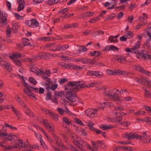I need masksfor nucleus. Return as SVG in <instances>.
<instances>
[{
  "mask_svg": "<svg viewBox=\"0 0 151 151\" xmlns=\"http://www.w3.org/2000/svg\"><path fill=\"white\" fill-rule=\"evenodd\" d=\"M93 83H90L88 85L85 84L81 81H69L68 82L66 85L65 86V89L68 90L70 89V86L72 87V90L75 92H77L80 89L83 88L85 87H93L94 86Z\"/></svg>",
  "mask_w": 151,
  "mask_h": 151,
  "instance_id": "obj_1",
  "label": "nucleus"
},
{
  "mask_svg": "<svg viewBox=\"0 0 151 151\" xmlns=\"http://www.w3.org/2000/svg\"><path fill=\"white\" fill-rule=\"evenodd\" d=\"M113 90H110L108 91H105L104 93L111 101L115 102L116 104L120 103L121 101L119 99L118 94L116 92H113Z\"/></svg>",
  "mask_w": 151,
  "mask_h": 151,
  "instance_id": "obj_2",
  "label": "nucleus"
},
{
  "mask_svg": "<svg viewBox=\"0 0 151 151\" xmlns=\"http://www.w3.org/2000/svg\"><path fill=\"white\" fill-rule=\"evenodd\" d=\"M29 145H27L25 143H23V141L22 139H19L18 140V142H16L15 146L11 147L9 146L7 147H5L4 149V150H12L14 148H21L23 147H25L24 150L25 151H29L30 149L28 148L29 147Z\"/></svg>",
  "mask_w": 151,
  "mask_h": 151,
  "instance_id": "obj_3",
  "label": "nucleus"
},
{
  "mask_svg": "<svg viewBox=\"0 0 151 151\" xmlns=\"http://www.w3.org/2000/svg\"><path fill=\"white\" fill-rule=\"evenodd\" d=\"M107 74L108 75H116L118 74L122 75H129V73L119 69H115L114 70L107 69L106 70Z\"/></svg>",
  "mask_w": 151,
  "mask_h": 151,
  "instance_id": "obj_4",
  "label": "nucleus"
},
{
  "mask_svg": "<svg viewBox=\"0 0 151 151\" xmlns=\"http://www.w3.org/2000/svg\"><path fill=\"white\" fill-rule=\"evenodd\" d=\"M137 54V58L139 59L143 58L144 59H151V55L147 54L146 52L144 50H142L140 52H138Z\"/></svg>",
  "mask_w": 151,
  "mask_h": 151,
  "instance_id": "obj_5",
  "label": "nucleus"
},
{
  "mask_svg": "<svg viewBox=\"0 0 151 151\" xmlns=\"http://www.w3.org/2000/svg\"><path fill=\"white\" fill-rule=\"evenodd\" d=\"M75 61L76 62H81L83 64H85L89 63L91 64L94 63V62L91 59L86 58L80 57L78 58L75 59Z\"/></svg>",
  "mask_w": 151,
  "mask_h": 151,
  "instance_id": "obj_6",
  "label": "nucleus"
},
{
  "mask_svg": "<svg viewBox=\"0 0 151 151\" xmlns=\"http://www.w3.org/2000/svg\"><path fill=\"white\" fill-rule=\"evenodd\" d=\"M69 47V46L68 45H58L56 46L55 49H50L51 51L55 52L58 51H60L62 50H65Z\"/></svg>",
  "mask_w": 151,
  "mask_h": 151,
  "instance_id": "obj_7",
  "label": "nucleus"
},
{
  "mask_svg": "<svg viewBox=\"0 0 151 151\" xmlns=\"http://www.w3.org/2000/svg\"><path fill=\"white\" fill-rule=\"evenodd\" d=\"M98 109H88L86 111V114L88 116L91 118H94L96 116V114L97 110Z\"/></svg>",
  "mask_w": 151,
  "mask_h": 151,
  "instance_id": "obj_8",
  "label": "nucleus"
},
{
  "mask_svg": "<svg viewBox=\"0 0 151 151\" xmlns=\"http://www.w3.org/2000/svg\"><path fill=\"white\" fill-rule=\"evenodd\" d=\"M43 123L49 131L52 132L54 130V126L51 122L46 120H44L43 121Z\"/></svg>",
  "mask_w": 151,
  "mask_h": 151,
  "instance_id": "obj_9",
  "label": "nucleus"
},
{
  "mask_svg": "<svg viewBox=\"0 0 151 151\" xmlns=\"http://www.w3.org/2000/svg\"><path fill=\"white\" fill-rule=\"evenodd\" d=\"M39 24L38 22L35 19H32L31 20H29L26 22V25L32 27H38L39 26Z\"/></svg>",
  "mask_w": 151,
  "mask_h": 151,
  "instance_id": "obj_10",
  "label": "nucleus"
},
{
  "mask_svg": "<svg viewBox=\"0 0 151 151\" xmlns=\"http://www.w3.org/2000/svg\"><path fill=\"white\" fill-rule=\"evenodd\" d=\"M30 71L38 75H42L43 73L44 70L42 68L39 69L37 68H30Z\"/></svg>",
  "mask_w": 151,
  "mask_h": 151,
  "instance_id": "obj_11",
  "label": "nucleus"
},
{
  "mask_svg": "<svg viewBox=\"0 0 151 151\" xmlns=\"http://www.w3.org/2000/svg\"><path fill=\"white\" fill-rule=\"evenodd\" d=\"M125 137L128 140H131L132 139L137 138V134L135 133H133L132 132H130L129 133L126 134Z\"/></svg>",
  "mask_w": 151,
  "mask_h": 151,
  "instance_id": "obj_12",
  "label": "nucleus"
},
{
  "mask_svg": "<svg viewBox=\"0 0 151 151\" xmlns=\"http://www.w3.org/2000/svg\"><path fill=\"white\" fill-rule=\"evenodd\" d=\"M87 75L88 76H103L102 73L100 74L97 71L88 70L87 72Z\"/></svg>",
  "mask_w": 151,
  "mask_h": 151,
  "instance_id": "obj_13",
  "label": "nucleus"
},
{
  "mask_svg": "<svg viewBox=\"0 0 151 151\" xmlns=\"http://www.w3.org/2000/svg\"><path fill=\"white\" fill-rule=\"evenodd\" d=\"M135 68L137 70L139 71L141 73L144 74H145L148 76H150L151 75L150 72L144 70L143 68H141L139 66H135Z\"/></svg>",
  "mask_w": 151,
  "mask_h": 151,
  "instance_id": "obj_14",
  "label": "nucleus"
},
{
  "mask_svg": "<svg viewBox=\"0 0 151 151\" xmlns=\"http://www.w3.org/2000/svg\"><path fill=\"white\" fill-rule=\"evenodd\" d=\"M115 127V126L110 125L102 124L100 126V128L103 130H107L108 129H112Z\"/></svg>",
  "mask_w": 151,
  "mask_h": 151,
  "instance_id": "obj_15",
  "label": "nucleus"
},
{
  "mask_svg": "<svg viewBox=\"0 0 151 151\" xmlns=\"http://www.w3.org/2000/svg\"><path fill=\"white\" fill-rule=\"evenodd\" d=\"M24 108H25V114L30 117H33L34 116V114L31 110L29 108L27 107L26 105V107Z\"/></svg>",
  "mask_w": 151,
  "mask_h": 151,
  "instance_id": "obj_16",
  "label": "nucleus"
},
{
  "mask_svg": "<svg viewBox=\"0 0 151 151\" xmlns=\"http://www.w3.org/2000/svg\"><path fill=\"white\" fill-rule=\"evenodd\" d=\"M45 85L47 86L46 87V89L48 90L51 89L53 91H54L57 88L58 86V85L57 84H52L51 87L50 86L49 84V83H45Z\"/></svg>",
  "mask_w": 151,
  "mask_h": 151,
  "instance_id": "obj_17",
  "label": "nucleus"
},
{
  "mask_svg": "<svg viewBox=\"0 0 151 151\" xmlns=\"http://www.w3.org/2000/svg\"><path fill=\"white\" fill-rule=\"evenodd\" d=\"M70 88H71L67 90H69L70 91H67L66 93V97L68 100L71 98V97L73 96V94L72 92L75 93L72 90V87L71 86H70Z\"/></svg>",
  "mask_w": 151,
  "mask_h": 151,
  "instance_id": "obj_18",
  "label": "nucleus"
},
{
  "mask_svg": "<svg viewBox=\"0 0 151 151\" xmlns=\"http://www.w3.org/2000/svg\"><path fill=\"white\" fill-rule=\"evenodd\" d=\"M55 144L56 145L58 146H61L63 148L64 147V146L61 142V140L58 137H56L55 139Z\"/></svg>",
  "mask_w": 151,
  "mask_h": 151,
  "instance_id": "obj_19",
  "label": "nucleus"
},
{
  "mask_svg": "<svg viewBox=\"0 0 151 151\" xmlns=\"http://www.w3.org/2000/svg\"><path fill=\"white\" fill-rule=\"evenodd\" d=\"M73 143L77 147H78L79 149L82 150H84V147L82 146L81 144V143L80 141L78 142L76 140H74L73 141Z\"/></svg>",
  "mask_w": 151,
  "mask_h": 151,
  "instance_id": "obj_20",
  "label": "nucleus"
},
{
  "mask_svg": "<svg viewBox=\"0 0 151 151\" xmlns=\"http://www.w3.org/2000/svg\"><path fill=\"white\" fill-rule=\"evenodd\" d=\"M141 43V41L138 40L137 42H136L132 47L133 49L135 50L136 53V54H137L138 52V51L137 50V49L139 48L140 47V44Z\"/></svg>",
  "mask_w": 151,
  "mask_h": 151,
  "instance_id": "obj_21",
  "label": "nucleus"
},
{
  "mask_svg": "<svg viewBox=\"0 0 151 151\" xmlns=\"http://www.w3.org/2000/svg\"><path fill=\"white\" fill-rule=\"evenodd\" d=\"M59 1V0H48L45 3L47 5H51L58 3Z\"/></svg>",
  "mask_w": 151,
  "mask_h": 151,
  "instance_id": "obj_22",
  "label": "nucleus"
},
{
  "mask_svg": "<svg viewBox=\"0 0 151 151\" xmlns=\"http://www.w3.org/2000/svg\"><path fill=\"white\" fill-rule=\"evenodd\" d=\"M15 99L21 105L23 106L24 107H26V105L19 96L17 95L16 96Z\"/></svg>",
  "mask_w": 151,
  "mask_h": 151,
  "instance_id": "obj_23",
  "label": "nucleus"
},
{
  "mask_svg": "<svg viewBox=\"0 0 151 151\" xmlns=\"http://www.w3.org/2000/svg\"><path fill=\"white\" fill-rule=\"evenodd\" d=\"M21 57V55L19 52H17L12 55L9 56L10 58L12 60L16 59V58H20Z\"/></svg>",
  "mask_w": 151,
  "mask_h": 151,
  "instance_id": "obj_24",
  "label": "nucleus"
},
{
  "mask_svg": "<svg viewBox=\"0 0 151 151\" xmlns=\"http://www.w3.org/2000/svg\"><path fill=\"white\" fill-rule=\"evenodd\" d=\"M7 136L8 137H15V135H12V134H9L5 132H2L0 133V137H3L4 136Z\"/></svg>",
  "mask_w": 151,
  "mask_h": 151,
  "instance_id": "obj_25",
  "label": "nucleus"
},
{
  "mask_svg": "<svg viewBox=\"0 0 151 151\" xmlns=\"http://www.w3.org/2000/svg\"><path fill=\"white\" fill-rule=\"evenodd\" d=\"M137 139H142L143 138H146L149 137V136L146 134L145 132H143L142 134V135H138L137 134Z\"/></svg>",
  "mask_w": 151,
  "mask_h": 151,
  "instance_id": "obj_26",
  "label": "nucleus"
},
{
  "mask_svg": "<svg viewBox=\"0 0 151 151\" xmlns=\"http://www.w3.org/2000/svg\"><path fill=\"white\" fill-rule=\"evenodd\" d=\"M147 15L145 13H143L142 16H140L139 18L138 19L139 21H141L147 18Z\"/></svg>",
  "mask_w": 151,
  "mask_h": 151,
  "instance_id": "obj_27",
  "label": "nucleus"
},
{
  "mask_svg": "<svg viewBox=\"0 0 151 151\" xmlns=\"http://www.w3.org/2000/svg\"><path fill=\"white\" fill-rule=\"evenodd\" d=\"M143 78L142 77L140 78H135V81L137 83H140L142 85H145L143 82Z\"/></svg>",
  "mask_w": 151,
  "mask_h": 151,
  "instance_id": "obj_28",
  "label": "nucleus"
},
{
  "mask_svg": "<svg viewBox=\"0 0 151 151\" xmlns=\"http://www.w3.org/2000/svg\"><path fill=\"white\" fill-rule=\"evenodd\" d=\"M7 15L6 14H5L3 16V17L5 18L1 17V23L3 25H6L7 24V19L6 18Z\"/></svg>",
  "mask_w": 151,
  "mask_h": 151,
  "instance_id": "obj_29",
  "label": "nucleus"
},
{
  "mask_svg": "<svg viewBox=\"0 0 151 151\" xmlns=\"http://www.w3.org/2000/svg\"><path fill=\"white\" fill-rule=\"evenodd\" d=\"M77 132L79 133L81 136H85L87 134L85 130L83 129H80Z\"/></svg>",
  "mask_w": 151,
  "mask_h": 151,
  "instance_id": "obj_30",
  "label": "nucleus"
},
{
  "mask_svg": "<svg viewBox=\"0 0 151 151\" xmlns=\"http://www.w3.org/2000/svg\"><path fill=\"white\" fill-rule=\"evenodd\" d=\"M83 68V67L76 65H73L72 67V70H81Z\"/></svg>",
  "mask_w": 151,
  "mask_h": 151,
  "instance_id": "obj_31",
  "label": "nucleus"
},
{
  "mask_svg": "<svg viewBox=\"0 0 151 151\" xmlns=\"http://www.w3.org/2000/svg\"><path fill=\"white\" fill-rule=\"evenodd\" d=\"M80 142L81 143V144L82 146H83V147H84L87 146V148L91 149V147L90 145L87 144L83 140H81L80 141Z\"/></svg>",
  "mask_w": 151,
  "mask_h": 151,
  "instance_id": "obj_32",
  "label": "nucleus"
},
{
  "mask_svg": "<svg viewBox=\"0 0 151 151\" xmlns=\"http://www.w3.org/2000/svg\"><path fill=\"white\" fill-rule=\"evenodd\" d=\"M23 40L24 41L23 45L24 46H30L31 45V43L30 42H28V41H29V40L28 39H26L25 38H24L23 39Z\"/></svg>",
  "mask_w": 151,
  "mask_h": 151,
  "instance_id": "obj_33",
  "label": "nucleus"
},
{
  "mask_svg": "<svg viewBox=\"0 0 151 151\" xmlns=\"http://www.w3.org/2000/svg\"><path fill=\"white\" fill-rule=\"evenodd\" d=\"M55 44L54 43H52L50 44H47L45 46V47L48 49V50L51 51L50 49H52L53 46L55 45Z\"/></svg>",
  "mask_w": 151,
  "mask_h": 151,
  "instance_id": "obj_34",
  "label": "nucleus"
},
{
  "mask_svg": "<svg viewBox=\"0 0 151 151\" xmlns=\"http://www.w3.org/2000/svg\"><path fill=\"white\" fill-rule=\"evenodd\" d=\"M50 116L55 121H56L58 120V117L57 115L52 112H51L50 114Z\"/></svg>",
  "mask_w": 151,
  "mask_h": 151,
  "instance_id": "obj_35",
  "label": "nucleus"
},
{
  "mask_svg": "<svg viewBox=\"0 0 151 151\" xmlns=\"http://www.w3.org/2000/svg\"><path fill=\"white\" fill-rule=\"evenodd\" d=\"M34 126L37 129H39L42 132H43L44 134L46 136V137H48L46 132H45L40 127L37 125H34Z\"/></svg>",
  "mask_w": 151,
  "mask_h": 151,
  "instance_id": "obj_36",
  "label": "nucleus"
},
{
  "mask_svg": "<svg viewBox=\"0 0 151 151\" xmlns=\"http://www.w3.org/2000/svg\"><path fill=\"white\" fill-rule=\"evenodd\" d=\"M78 99V97L76 96V95L75 94H73L71 98L69 99V100L72 102H73L76 101Z\"/></svg>",
  "mask_w": 151,
  "mask_h": 151,
  "instance_id": "obj_37",
  "label": "nucleus"
},
{
  "mask_svg": "<svg viewBox=\"0 0 151 151\" xmlns=\"http://www.w3.org/2000/svg\"><path fill=\"white\" fill-rule=\"evenodd\" d=\"M101 54V52L100 51H94L90 53V55L92 56H98Z\"/></svg>",
  "mask_w": 151,
  "mask_h": 151,
  "instance_id": "obj_38",
  "label": "nucleus"
},
{
  "mask_svg": "<svg viewBox=\"0 0 151 151\" xmlns=\"http://www.w3.org/2000/svg\"><path fill=\"white\" fill-rule=\"evenodd\" d=\"M3 63L4 64H1V65H4L5 67L6 68V69H7L9 68H11V67H10V64L9 63H8V62L7 61L4 60H3Z\"/></svg>",
  "mask_w": 151,
  "mask_h": 151,
  "instance_id": "obj_39",
  "label": "nucleus"
},
{
  "mask_svg": "<svg viewBox=\"0 0 151 151\" xmlns=\"http://www.w3.org/2000/svg\"><path fill=\"white\" fill-rule=\"evenodd\" d=\"M150 40L148 39L147 40L146 42L145 43V44L147 47V49L150 50L151 49V47L150 46Z\"/></svg>",
  "mask_w": 151,
  "mask_h": 151,
  "instance_id": "obj_40",
  "label": "nucleus"
},
{
  "mask_svg": "<svg viewBox=\"0 0 151 151\" xmlns=\"http://www.w3.org/2000/svg\"><path fill=\"white\" fill-rule=\"evenodd\" d=\"M93 14V13L91 12H85L83 14V16L84 17H89L92 16Z\"/></svg>",
  "mask_w": 151,
  "mask_h": 151,
  "instance_id": "obj_41",
  "label": "nucleus"
},
{
  "mask_svg": "<svg viewBox=\"0 0 151 151\" xmlns=\"http://www.w3.org/2000/svg\"><path fill=\"white\" fill-rule=\"evenodd\" d=\"M24 3H20L19 4V6L17 8V11L19 12L23 9L24 8Z\"/></svg>",
  "mask_w": 151,
  "mask_h": 151,
  "instance_id": "obj_42",
  "label": "nucleus"
},
{
  "mask_svg": "<svg viewBox=\"0 0 151 151\" xmlns=\"http://www.w3.org/2000/svg\"><path fill=\"white\" fill-rule=\"evenodd\" d=\"M147 23H143L142 22H141L135 27V29H140L141 27H143Z\"/></svg>",
  "mask_w": 151,
  "mask_h": 151,
  "instance_id": "obj_43",
  "label": "nucleus"
},
{
  "mask_svg": "<svg viewBox=\"0 0 151 151\" xmlns=\"http://www.w3.org/2000/svg\"><path fill=\"white\" fill-rule=\"evenodd\" d=\"M116 60L119 63H124L126 60L124 58H122V57L117 58Z\"/></svg>",
  "mask_w": 151,
  "mask_h": 151,
  "instance_id": "obj_44",
  "label": "nucleus"
},
{
  "mask_svg": "<svg viewBox=\"0 0 151 151\" xmlns=\"http://www.w3.org/2000/svg\"><path fill=\"white\" fill-rule=\"evenodd\" d=\"M145 97L148 98H151V94L147 90H145Z\"/></svg>",
  "mask_w": 151,
  "mask_h": 151,
  "instance_id": "obj_45",
  "label": "nucleus"
},
{
  "mask_svg": "<svg viewBox=\"0 0 151 151\" xmlns=\"http://www.w3.org/2000/svg\"><path fill=\"white\" fill-rule=\"evenodd\" d=\"M133 33L132 32L128 31L126 34L125 36H127L128 38H130L133 37Z\"/></svg>",
  "mask_w": 151,
  "mask_h": 151,
  "instance_id": "obj_46",
  "label": "nucleus"
},
{
  "mask_svg": "<svg viewBox=\"0 0 151 151\" xmlns=\"http://www.w3.org/2000/svg\"><path fill=\"white\" fill-rule=\"evenodd\" d=\"M125 51L128 52H131L134 53H136L135 50L133 49L132 48H127L125 49Z\"/></svg>",
  "mask_w": 151,
  "mask_h": 151,
  "instance_id": "obj_47",
  "label": "nucleus"
},
{
  "mask_svg": "<svg viewBox=\"0 0 151 151\" xmlns=\"http://www.w3.org/2000/svg\"><path fill=\"white\" fill-rule=\"evenodd\" d=\"M13 111L14 114L17 116H20L21 115V113L20 111L16 109H14L12 110Z\"/></svg>",
  "mask_w": 151,
  "mask_h": 151,
  "instance_id": "obj_48",
  "label": "nucleus"
},
{
  "mask_svg": "<svg viewBox=\"0 0 151 151\" xmlns=\"http://www.w3.org/2000/svg\"><path fill=\"white\" fill-rule=\"evenodd\" d=\"M12 60L13 61L14 63L17 65L19 66H20L21 65V61H19V60L17 59Z\"/></svg>",
  "mask_w": 151,
  "mask_h": 151,
  "instance_id": "obj_49",
  "label": "nucleus"
},
{
  "mask_svg": "<svg viewBox=\"0 0 151 151\" xmlns=\"http://www.w3.org/2000/svg\"><path fill=\"white\" fill-rule=\"evenodd\" d=\"M118 50V48L117 47L114 45H111L109 46V50H110L115 51L116 50Z\"/></svg>",
  "mask_w": 151,
  "mask_h": 151,
  "instance_id": "obj_50",
  "label": "nucleus"
},
{
  "mask_svg": "<svg viewBox=\"0 0 151 151\" xmlns=\"http://www.w3.org/2000/svg\"><path fill=\"white\" fill-rule=\"evenodd\" d=\"M29 81L30 82L32 83L34 85H35L37 83L36 81L33 77H29Z\"/></svg>",
  "mask_w": 151,
  "mask_h": 151,
  "instance_id": "obj_51",
  "label": "nucleus"
},
{
  "mask_svg": "<svg viewBox=\"0 0 151 151\" xmlns=\"http://www.w3.org/2000/svg\"><path fill=\"white\" fill-rule=\"evenodd\" d=\"M23 91L24 92L29 96H32V93L30 92V91L28 90L25 89H24Z\"/></svg>",
  "mask_w": 151,
  "mask_h": 151,
  "instance_id": "obj_52",
  "label": "nucleus"
},
{
  "mask_svg": "<svg viewBox=\"0 0 151 151\" xmlns=\"http://www.w3.org/2000/svg\"><path fill=\"white\" fill-rule=\"evenodd\" d=\"M63 123H66L68 125H69L71 124L70 121L68 120L66 118H64L63 119Z\"/></svg>",
  "mask_w": 151,
  "mask_h": 151,
  "instance_id": "obj_53",
  "label": "nucleus"
},
{
  "mask_svg": "<svg viewBox=\"0 0 151 151\" xmlns=\"http://www.w3.org/2000/svg\"><path fill=\"white\" fill-rule=\"evenodd\" d=\"M29 148H32L34 149H39L40 146L39 145L37 144L35 145H29Z\"/></svg>",
  "mask_w": 151,
  "mask_h": 151,
  "instance_id": "obj_54",
  "label": "nucleus"
},
{
  "mask_svg": "<svg viewBox=\"0 0 151 151\" xmlns=\"http://www.w3.org/2000/svg\"><path fill=\"white\" fill-rule=\"evenodd\" d=\"M122 117L121 116H119L118 117H116L113 119L114 122H119L122 119Z\"/></svg>",
  "mask_w": 151,
  "mask_h": 151,
  "instance_id": "obj_55",
  "label": "nucleus"
},
{
  "mask_svg": "<svg viewBox=\"0 0 151 151\" xmlns=\"http://www.w3.org/2000/svg\"><path fill=\"white\" fill-rule=\"evenodd\" d=\"M63 95V92L62 91L55 92L54 95L57 96H61Z\"/></svg>",
  "mask_w": 151,
  "mask_h": 151,
  "instance_id": "obj_56",
  "label": "nucleus"
},
{
  "mask_svg": "<svg viewBox=\"0 0 151 151\" xmlns=\"http://www.w3.org/2000/svg\"><path fill=\"white\" fill-rule=\"evenodd\" d=\"M73 13L67 14L63 16H62L61 17L62 18H65L68 17H70L73 16Z\"/></svg>",
  "mask_w": 151,
  "mask_h": 151,
  "instance_id": "obj_57",
  "label": "nucleus"
},
{
  "mask_svg": "<svg viewBox=\"0 0 151 151\" xmlns=\"http://www.w3.org/2000/svg\"><path fill=\"white\" fill-rule=\"evenodd\" d=\"M68 79L66 78H64L61 79L59 81V83H60V84H62L63 83L68 82Z\"/></svg>",
  "mask_w": 151,
  "mask_h": 151,
  "instance_id": "obj_58",
  "label": "nucleus"
},
{
  "mask_svg": "<svg viewBox=\"0 0 151 151\" xmlns=\"http://www.w3.org/2000/svg\"><path fill=\"white\" fill-rule=\"evenodd\" d=\"M73 65H71L70 64H65L64 68L65 69L72 70V67Z\"/></svg>",
  "mask_w": 151,
  "mask_h": 151,
  "instance_id": "obj_59",
  "label": "nucleus"
},
{
  "mask_svg": "<svg viewBox=\"0 0 151 151\" xmlns=\"http://www.w3.org/2000/svg\"><path fill=\"white\" fill-rule=\"evenodd\" d=\"M145 113V112L144 111H140L134 112V114L138 116L144 114Z\"/></svg>",
  "mask_w": 151,
  "mask_h": 151,
  "instance_id": "obj_60",
  "label": "nucleus"
},
{
  "mask_svg": "<svg viewBox=\"0 0 151 151\" xmlns=\"http://www.w3.org/2000/svg\"><path fill=\"white\" fill-rule=\"evenodd\" d=\"M68 10V9L67 8H64L58 12V13L61 14H64L67 12Z\"/></svg>",
  "mask_w": 151,
  "mask_h": 151,
  "instance_id": "obj_61",
  "label": "nucleus"
},
{
  "mask_svg": "<svg viewBox=\"0 0 151 151\" xmlns=\"http://www.w3.org/2000/svg\"><path fill=\"white\" fill-rule=\"evenodd\" d=\"M104 33V31L100 30L96 31L93 33L95 34L96 35H99L101 34H103Z\"/></svg>",
  "mask_w": 151,
  "mask_h": 151,
  "instance_id": "obj_62",
  "label": "nucleus"
},
{
  "mask_svg": "<svg viewBox=\"0 0 151 151\" xmlns=\"http://www.w3.org/2000/svg\"><path fill=\"white\" fill-rule=\"evenodd\" d=\"M14 14L17 19H20L23 18V16L20 15L17 13H14Z\"/></svg>",
  "mask_w": 151,
  "mask_h": 151,
  "instance_id": "obj_63",
  "label": "nucleus"
},
{
  "mask_svg": "<svg viewBox=\"0 0 151 151\" xmlns=\"http://www.w3.org/2000/svg\"><path fill=\"white\" fill-rule=\"evenodd\" d=\"M17 27V24L14 23L12 26V28L14 30L13 32L14 33L16 32Z\"/></svg>",
  "mask_w": 151,
  "mask_h": 151,
  "instance_id": "obj_64",
  "label": "nucleus"
}]
</instances>
